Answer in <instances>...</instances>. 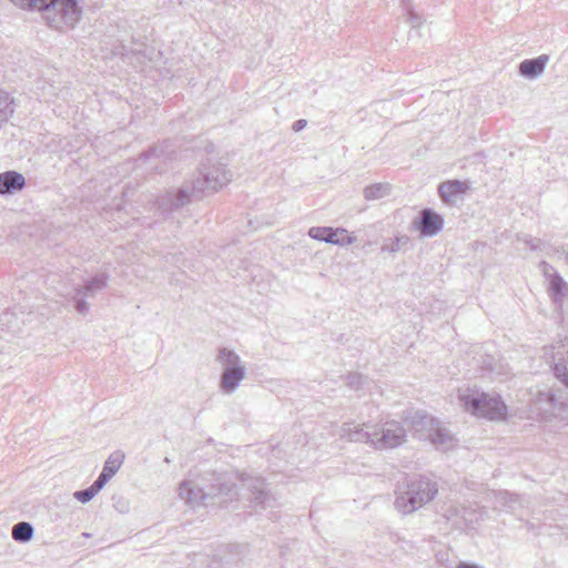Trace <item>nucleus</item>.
<instances>
[{
	"label": "nucleus",
	"instance_id": "17",
	"mask_svg": "<svg viewBox=\"0 0 568 568\" xmlns=\"http://www.w3.org/2000/svg\"><path fill=\"white\" fill-rule=\"evenodd\" d=\"M124 462V454L122 452L112 453L103 465L102 473L108 478H112L121 468Z\"/></svg>",
	"mask_w": 568,
	"mask_h": 568
},
{
	"label": "nucleus",
	"instance_id": "27",
	"mask_svg": "<svg viewBox=\"0 0 568 568\" xmlns=\"http://www.w3.org/2000/svg\"><path fill=\"white\" fill-rule=\"evenodd\" d=\"M110 480L105 475L100 474L98 479L90 486L95 494H98Z\"/></svg>",
	"mask_w": 568,
	"mask_h": 568
},
{
	"label": "nucleus",
	"instance_id": "6",
	"mask_svg": "<svg viewBox=\"0 0 568 568\" xmlns=\"http://www.w3.org/2000/svg\"><path fill=\"white\" fill-rule=\"evenodd\" d=\"M216 362L221 366L220 390L225 395L236 392L241 383L246 378V365L240 355L227 347H223L216 355Z\"/></svg>",
	"mask_w": 568,
	"mask_h": 568
},
{
	"label": "nucleus",
	"instance_id": "2",
	"mask_svg": "<svg viewBox=\"0 0 568 568\" xmlns=\"http://www.w3.org/2000/svg\"><path fill=\"white\" fill-rule=\"evenodd\" d=\"M456 395L460 408L474 417L500 422L507 416V406L496 393L466 385L457 388Z\"/></svg>",
	"mask_w": 568,
	"mask_h": 568
},
{
	"label": "nucleus",
	"instance_id": "9",
	"mask_svg": "<svg viewBox=\"0 0 568 568\" xmlns=\"http://www.w3.org/2000/svg\"><path fill=\"white\" fill-rule=\"evenodd\" d=\"M308 235L314 240L342 247L353 245L357 241L356 236L343 227L313 226L308 230Z\"/></svg>",
	"mask_w": 568,
	"mask_h": 568
},
{
	"label": "nucleus",
	"instance_id": "16",
	"mask_svg": "<svg viewBox=\"0 0 568 568\" xmlns=\"http://www.w3.org/2000/svg\"><path fill=\"white\" fill-rule=\"evenodd\" d=\"M390 192L389 183H374L363 189V196L366 201H376L388 196Z\"/></svg>",
	"mask_w": 568,
	"mask_h": 568
},
{
	"label": "nucleus",
	"instance_id": "4",
	"mask_svg": "<svg viewBox=\"0 0 568 568\" xmlns=\"http://www.w3.org/2000/svg\"><path fill=\"white\" fill-rule=\"evenodd\" d=\"M14 6L24 10L52 12L54 18L65 26L73 27L82 16L79 0H10ZM93 7H100L102 0H90Z\"/></svg>",
	"mask_w": 568,
	"mask_h": 568
},
{
	"label": "nucleus",
	"instance_id": "28",
	"mask_svg": "<svg viewBox=\"0 0 568 568\" xmlns=\"http://www.w3.org/2000/svg\"><path fill=\"white\" fill-rule=\"evenodd\" d=\"M110 480L105 475L100 474L98 479L90 486L95 494H98Z\"/></svg>",
	"mask_w": 568,
	"mask_h": 568
},
{
	"label": "nucleus",
	"instance_id": "5",
	"mask_svg": "<svg viewBox=\"0 0 568 568\" xmlns=\"http://www.w3.org/2000/svg\"><path fill=\"white\" fill-rule=\"evenodd\" d=\"M437 491L438 488L435 481L425 477L413 479L397 495L395 508L404 515L412 514L429 503Z\"/></svg>",
	"mask_w": 568,
	"mask_h": 568
},
{
	"label": "nucleus",
	"instance_id": "22",
	"mask_svg": "<svg viewBox=\"0 0 568 568\" xmlns=\"http://www.w3.org/2000/svg\"><path fill=\"white\" fill-rule=\"evenodd\" d=\"M409 243V237L407 235L396 236L395 240L389 245H384L382 251H387L392 254H395L402 250V247L406 246Z\"/></svg>",
	"mask_w": 568,
	"mask_h": 568
},
{
	"label": "nucleus",
	"instance_id": "35",
	"mask_svg": "<svg viewBox=\"0 0 568 568\" xmlns=\"http://www.w3.org/2000/svg\"><path fill=\"white\" fill-rule=\"evenodd\" d=\"M351 378H354V379H355V378H357V379H362V377H361V376H355V375H354V376H352Z\"/></svg>",
	"mask_w": 568,
	"mask_h": 568
},
{
	"label": "nucleus",
	"instance_id": "7",
	"mask_svg": "<svg viewBox=\"0 0 568 568\" xmlns=\"http://www.w3.org/2000/svg\"><path fill=\"white\" fill-rule=\"evenodd\" d=\"M412 425L418 432H425L429 443L440 452H450L458 445L456 436L437 418L424 412H416Z\"/></svg>",
	"mask_w": 568,
	"mask_h": 568
},
{
	"label": "nucleus",
	"instance_id": "18",
	"mask_svg": "<svg viewBox=\"0 0 568 568\" xmlns=\"http://www.w3.org/2000/svg\"><path fill=\"white\" fill-rule=\"evenodd\" d=\"M548 61V54H541L537 58L526 59L518 64L517 71H545Z\"/></svg>",
	"mask_w": 568,
	"mask_h": 568
},
{
	"label": "nucleus",
	"instance_id": "10",
	"mask_svg": "<svg viewBox=\"0 0 568 568\" xmlns=\"http://www.w3.org/2000/svg\"><path fill=\"white\" fill-rule=\"evenodd\" d=\"M545 358L554 362L556 377L568 387V338L547 347Z\"/></svg>",
	"mask_w": 568,
	"mask_h": 568
},
{
	"label": "nucleus",
	"instance_id": "21",
	"mask_svg": "<svg viewBox=\"0 0 568 568\" xmlns=\"http://www.w3.org/2000/svg\"><path fill=\"white\" fill-rule=\"evenodd\" d=\"M108 276L104 273L92 277L84 286L80 287L88 296H94L106 286Z\"/></svg>",
	"mask_w": 568,
	"mask_h": 568
},
{
	"label": "nucleus",
	"instance_id": "34",
	"mask_svg": "<svg viewBox=\"0 0 568 568\" xmlns=\"http://www.w3.org/2000/svg\"><path fill=\"white\" fill-rule=\"evenodd\" d=\"M524 74L527 75L529 79H535L536 75H538L539 73L529 72V73H524Z\"/></svg>",
	"mask_w": 568,
	"mask_h": 568
},
{
	"label": "nucleus",
	"instance_id": "30",
	"mask_svg": "<svg viewBox=\"0 0 568 568\" xmlns=\"http://www.w3.org/2000/svg\"><path fill=\"white\" fill-rule=\"evenodd\" d=\"M538 400L539 402L545 400V402H547V403H549L551 405L555 399H554V396L550 393H540Z\"/></svg>",
	"mask_w": 568,
	"mask_h": 568
},
{
	"label": "nucleus",
	"instance_id": "14",
	"mask_svg": "<svg viewBox=\"0 0 568 568\" xmlns=\"http://www.w3.org/2000/svg\"><path fill=\"white\" fill-rule=\"evenodd\" d=\"M26 186V178L16 171L0 173V194H12Z\"/></svg>",
	"mask_w": 568,
	"mask_h": 568
},
{
	"label": "nucleus",
	"instance_id": "20",
	"mask_svg": "<svg viewBox=\"0 0 568 568\" xmlns=\"http://www.w3.org/2000/svg\"><path fill=\"white\" fill-rule=\"evenodd\" d=\"M34 529L27 521L18 523L12 528V538L19 542L30 541L33 537Z\"/></svg>",
	"mask_w": 568,
	"mask_h": 568
},
{
	"label": "nucleus",
	"instance_id": "31",
	"mask_svg": "<svg viewBox=\"0 0 568 568\" xmlns=\"http://www.w3.org/2000/svg\"><path fill=\"white\" fill-rule=\"evenodd\" d=\"M306 120H298L294 123L293 129L294 131H300L306 126Z\"/></svg>",
	"mask_w": 568,
	"mask_h": 568
},
{
	"label": "nucleus",
	"instance_id": "23",
	"mask_svg": "<svg viewBox=\"0 0 568 568\" xmlns=\"http://www.w3.org/2000/svg\"><path fill=\"white\" fill-rule=\"evenodd\" d=\"M460 516L466 525L469 526H474L475 524H478L480 520H483V513L473 509L463 508Z\"/></svg>",
	"mask_w": 568,
	"mask_h": 568
},
{
	"label": "nucleus",
	"instance_id": "19",
	"mask_svg": "<svg viewBox=\"0 0 568 568\" xmlns=\"http://www.w3.org/2000/svg\"><path fill=\"white\" fill-rule=\"evenodd\" d=\"M405 22L410 26L408 41H413L419 37L418 28L423 26L425 19L413 9L408 8L405 14Z\"/></svg>",
	"mask_w": 568,
	"mask_h": 568
},
{
	"label": "nucleus",
	"instance_id": "3",
	"mask_svg": "<svg viewBox=\"0 0 568 568\" xmlns=\"http://www.w3.org/2000/svg\"><path fill=\"white\" fill-rule=\"evenodd\" d=\"M232 180V173L222 163L203 165L196 175L185 181L174 195L173 206L179 207L189 203L205 192H215Z\"/></svg>",
	"mask_w": 568,
	"mask_h": 568
},
{
	"label": "nucleus",
	"instance_id": "13",
	"mask_svg": "<svg viewBox=\"0 0 568 568\" xmlns=\"http://www.w3.org/2000/svg\"><path fill=\"white\" fill-rule=\"evenodd\" d=\"M468 190V184L463 181L453 180L439 184L438 194L445 203H454Z\"/></svg>",
	"mask_w": 568,
	"mask_h": 568
},
{
	"label": "nucleus",
	"instance_id": "11",
	"mask_svg": "<svg viewBox=\"0 0 568 568\" xmlns=\"http://www.w3.org/2000/svg\"><path fill=\"white\" fill-rule=\"evenodd\" d=\"M371 423L345 422L338 429V438L347 443H364L371 446L374 435Z\"/></svg>",
	"mask_w": 568,
	"mask_h": 568
},
{
	"label": "nucleus",
	"instance_id": "36",
	"mask_svg": "<svg viewBox=\"0 0 568 568\" xmlns=\"http://www.w3.org/2000/svg\"><path fill=\"white\" fill-rule=\"evenodd\" d=\"M154 153H155V151H151V153L148 155V158L153 155Z\"/></svg>",
	"mask_w": 568,
	"mask_h": 568
},
{
	"label": "nucleus",
	"instance_id": "25",
	"mask_svg": "<svg viewBox=\"0 0 568 568\" xmlns=\"http://www.w3.org/2000/svg\"><path fill=\"white\" fill-rule=\"evenodd\" d=\"M498 498L501 505L509 511H514L519 504L517 497L507 491L500 493Z\"/></svg>",
	"mask_w": 568,
	"mask_h": 568
},
{
	"label": "nucleus",
	"instance_id": "32",
	"mask_svg": "<svg viewBox=\"0 0 568 568\" xmlns=\"http://www.w3.org/2000/svg\"><path fill=\"white\" fill-rule=\"evenodd\" d=\"M456 568H483L476 564H469V562H459Z\"/></svg>",
	"mask_w": 568,
	"mask_h": 568
},
{
	"label": "nucleus",
	"instance_id": "8",
	"mask_svg": "<svg viewBox=\"0 0 568 568\" xmlns=\"http://www.w3.org/2000/svg\"><path fill=\"white\" fill-rule=\"evenodd\" d=\"M373 430L371 447L375 449H392L406 442V429L397 420H387L381 425H374Z\"/></svg>",
	"mask_w": 568,
	"mask_h": 568
},
{
	"label": "nucleus",
	"instance_id": "24",
	"mask_svg": "<svg viewBox=\"0 0 568 568\" xmlns=\"http://www.w3.org/2000/svg\"><path fill=\"white\" fill-rule=\"evenodd\" d=\"M85 293L81 288H78L73 297L75 303V310L79 314L85 315L89 312V304L84 301Z\"/></svg>",
	"mask_w": 568,
	"mask_h": 568
},
{
	"label": "nucleus",
	"instance_id": "1",
	"mask_svg": "<svg viewBox=\"0 0 568 568\" xmlns=\"http://www.w3.org/2000/svg\"><path fill=\"white\" fill-rule=\"evenodd\" d=\"M240 488L248 489L256 505L267 506L275 499L262 478L240 471L206 473L201 476L199 484L185 479L180 483L178 495L191 507H206L233 500Z\"/></svg>",
	"mask_w": 568,
	"mask_h": 568
},
{
	"label": "nucleus",
	"instance_id": "15",
	"mask_svg": "<svg viewBox=\"0 0 568 568\" xmlns=\"http://www.w3.org/2000/svg\"><path fill=\"white\" fill-rule=\"evenodd\" d=\"M548 290L551 298L558 305H561L568 295V284L557 274V272L551 273V278L548 282Z\"/></svg>",
	"mask_w": 568,
	"mask_h": 568
},
{
	"label": "nucleus",
	"instance_id": "26",
	"mask_svg": "<svg viewBox=\"0 0 568 568\" xmlns=\"http://www.w3.org/2000/svg\"><path fill=\"white\" fill-rule=\"evenodd\" d=\"M97 494L93 491L91 487L84 490H78L74 493V498L82 504L89 503Z\"/></svg>",
	"mask_w": 568,
	"mask_h": 568
},
{
	"label": "nucleus",
	"instance_id": "29",
	"mask_svg": "<svg viewBox=\"0 0 568 568\" xmlns=\"http://www.w3.org/2000/svg\"><path fill=\"white\" fill-rule=\"evenodd\" d=\"M540 267L547 281L549 282L551 278V273L556 272L555 268L551 265L547 264L546 262H542Z\"/></svg>",
	"mask_w": 568,
	"mask_h": 568
},
{
	"label": "nucleus",
	"instance_id": "12",
	"mask_svg": "<svg viewBox=\"0 0 568 568\" xmlns=\"http://www.w3.org/2000/svg\"><path fill=\"white\" fill-rule=\"evenodd\" d=\"M412 225L422 236L432 237L443 230L444 220L433 210L424 209L420 211L419 217L413 221Z\"/></svg>",
	"mask_w": 568,
	"mask_h": 568
},
{
	"label": "nucleus",
	"instance_id": "33",
	"mask_svg": "<svg viewBox=\"0 0 568 568\" xmlns=\"http://www.w3.org/2000/svg\"><path fill=\"white\" fill-rule=\"evenodd\" d=\"M123 50L125 52H141L140 48H133V47L126 48L125 45H123Z\"/></svg>",
	"mask_w": 568,
	"mask_h": 568
}]
</instances>
